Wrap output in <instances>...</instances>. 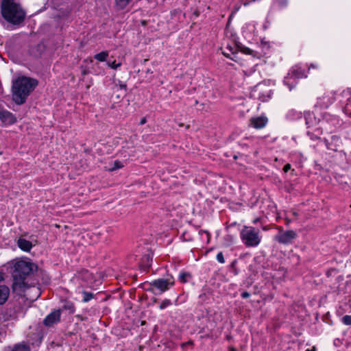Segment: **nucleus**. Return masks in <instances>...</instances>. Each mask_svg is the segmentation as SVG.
<instances>
[{
  "instance_id": "obj_1",
  "label": "nucleus",
  "mask_w": 351,
  "mask_h": 351,
  "mask_svg": "<svg viewBox=\"0 0 351 351\" xmlns=\"http://www.w3.org/2000/svg\"><path fill=\"white\" fill-rule=\"evenodd\" d=\"M37 84V80L30 77L22 76L16 79L12 85L13 101L19 105L24 104Z\"/></svg>"
},
{
  "instance_id": "obj_2",
  "label": "nucleus",
  "mask_w": 351,
  "mask_h": 351,
  "mask_svg": "<svg viewBox=\"0 0 351 351\" xmlns=\"http://www.w3.org/2000/svg\"><path fill=\"white\" fill-rule=\"evenodd\" d=\"M1 14L7 21L13 24L21 23L25 17V12L18 0H1Z\"/></svg>"
},
{
  "instance_id": "obj_3",
  "label": "nucleus",
  "mask_w": 351,
  "mask_h": 351,
  "mask_svg": "<svg viewBox=\"0 0 351 351\" xmlns=\"http://www.w3.org/2000/svg\"><path fill=\"white\" fill-rule=\"evenodd\" d=\"M240 237L242 243L247 247H257L262 239V236L259 229L247 226H244L241 230Z\"/></svg>"
},
{
  "instance_id": "obj_4",
  "label": "nucleus",
  "mask_w": 351,
  "mask_h": 351,
  "mask_svg": "<svg viewBox=\"0 0 351 351\" xmlns=\"http://www.w3.org/2000/svg\"><path fill=\"white\" fill-rule=\"evenodd\" d=\"M339 95V94H337L335 91H328L317 99L316 106L323 108H328L336 99L339 100L340 98L338 97Z\"/></svg>"
},
{
  "instance_id": "obj_5",
  "label": "nucleus",
  "mask_w": 351,
  "mask_h": 351,
  "mask_svg": "<svg viewBox=\"0 0 351 351\" xmlns=\"http://www.w3.org/2000/svg\"><path fill=\"white\" fill-rule=\"evenodd\" d=\"M297 237V233L293 230L284 231L280 230L279 232L275 236L274 239L278 243L284 245L291 243Z\"/></svg>"
},
{
  "instance_id": "obj_6",
  "label": "nucleus",
  "mask_w": 351,
  "mask_h": 351,
  "mask_svg": "<svg viewBox=\"0 0 351 351\" xmlns=\"http://www.w3.org/2000/svg\"><path fill=\"white\" fill-rule=\"evenodd\" d=\"M339 101L341 103L343 112L351 117V90L349 89L343 90L339 95Z\"/></svg>"
},
{
  "instance_id": "obj_7",
  "label": "nucleus",
  "mask_w": 351,
  "mask_h": 351,
  "mask_svg": "<svg viewBox=\"0 0 351 351\" xmlns=\"http://www.w3.org/2000/svg\"><path fill=\"white\" fill-rule=\"evenodd\" d=\"M35 267L34 264L25 261H18L14 265L15 271L20 276L29 275Z\"/></svg>"
},
{
  "instance_id": "obj_8",
  "label": "nucleus",
  "mask_w": 351,
  "mask_h": 351,
  "mask_svg": "<svg viewBox=\"0 0 351 351\" xmlns=\"http://www.w3.org/2000/svg\"><path fill=\"white\" fill-rule=\"evenodd\" d=\"M174 285L173 277L167 278H158L151 282V285L161 292H165L169 289Z\"/></svg>"
},
{
  "instance_id": "obj_9",
  "label": "nucleus",
  "mask_w": 351,
  "mask_h": 351,
  "mask_svg": "<svg viewBox=\"0 0 351 351\" xmlns=\"http://www.w3.org/2000/svg\"><path fill=\"white\" fill-rule=\"evenodd\" d=\"M61 309H53L43 320V324L47 327H51L60 321Z\"/></svg>"
},
{
  "instance_id": "obj_10",
  "label": "nucleus",
  "mask_w": 351,
  "mask_h": 351,
  "mask_svg": "<svg viewBox=\"0 0 351 351\" xmlns=\"http://www.w3.org/2000/svg\"><path fill=\"white\" fill-rule=\"evenodd\" d=\"M339 119L335 116L329 114H325L323 116L322 125L324 127L326 130L332 132V129L339 125Z\"/></svg>"
},
{
  "instance_id": "obj_11",
  "label": "nucleus",
  "mask_w": 351,
  "mask_h": 351,
  "mask_svg": "<svg viewBox=\"0 0 351 351\" xmlns=\"http://www.w3.org/2000/svg\"><path fill=\"white\" fill-rule=\"evenodd\" d=\"M25 311L22 308H8L3 314L5 320H16L20 316H24Z\"/></svg>"
},
{
  "instance_id": "obj_12",
  "label": "nucleus",
  "mask_w": 351,
  "mask_h": 351,
  "mask_svg": "<svg viewBox=\"0 0 351 351\" xmlns=\"http://www.w3.org/2000/svg\"><path fill=\"white\" fill-rule=\"evenodd\" d=\"M324 143L327 149L337 152L341 145V141L339 136H332L330 139H324Z\"/></svg>"
},
{
  "instance_id": "obj_13",
  "label": "nucleus",
  "mask_w": 351,
  "mask_h": 351,
  "mask_svg": "<svg viewBox=\"0 0 351 351\" xmlns=\"http://www.w3.org/2000/svg\"><path fill=\"white\" fill-rule=\"evenodd\" d=\"M0 120L6 125H10L16 122L15 116L8 110H0Z\"/></svg>"
},
{
  "instance_id": "obj_14",
  "label": "nucleus",
  "mask_w": 351,
  "mask_h": 351,
  "mask_svg": "<svg viewBox=\"0 0 351 351\" xmlns=\"http://www.w3.org/2000/svg\"><path fill=\"white\" fill-rule=\"evenodd\" d=\"M289 75H291L296 80L306 77L307 75L305 72V69L302 68L300 65L297 64L293 66L289 71Z\"/></svg>"
},
{
  "instance_id": "obj_15",
  "label": "nucleus",
  "mask_w": 351,
  "mask_h": 351,
  "mask_svg": "<svg viewBox=\"0 0 351 351\" xmlns=\"http://www.w3.org/2000/svg\"><path fill=\"white\" fill-rule=\"evenodd\" d=\"M26 289L27 287L23 280L16 278L14 279L12 289L14 292L17 293L18 294H22V293L25 292Z\"/></svg>"
},
{
  "instance_id": "obj_16",
  "label": "nucleus",
  "mask_w": 351,
  "mask_h": 351,
  "mask_svg": "<svg viewBox=\"0 0 351 351\" xmlns=\"http://www.w3.org/2000/svg\"><path fill=\"white\" fill-rule=\"evenodd\" d=\"M267 123V119L264 117H254L250 120V125L256 129H261L264 128Z\"/></svg>"
},
{
  "instance_id": "obj_17",
  "label": "nucleus",
  "mask_w": 351,
  "mask_h": 351,
  "mask_svg": "<svg viewBox=\"0 0 351 351\" xmlns=\"http://www.w3.org/2000/svg\"><path fill=\"white\" fill-rule=\"evenodd\" d=\"M19 247L24 252H29L33 247L32 243L25 239L20 238L17 241Z\"/></svg>"
},
{
  "instance_id": "obj_18",
  "label": "nucleus",
  "mask_w": 351,
  "mask_h": 351,
  "mask_svg": "<svg viewBox=\"0 0 351 351\" xmlns=\"http://www.w3.org/2000/svg\"><path fill=\"white\" fill-rule=\"evenodd\" d=\"M304 119L306 125L308 128L315 126L317 123L314 114L311 112H305Z\"/></svg>"
},
{
  "instance_id": "obj_19",
  "label": "nucleus",
  "mask_w": 351,
  "mask_h": 351,
  "mask_svg": "<svg viewBox=\"0 0 351 351\" xmlns=\"http://www.w3.org/2000/svg\"><path fill=\"white\" fill-rule=\"evenodd\" d=\"M284 84L288 86L289 90H291L297 85V80L291 75L287 74L284 79Z\"/></svg>"
},
{
  "instance_id": "obj_20",
  "label": "nucleus",
  "mask_w": 351,
  "mask_h": 351,
  "mask_svg": "<svg viewBox=\"0 0 351 351\" xmlns=\"http://www.w3.org/2000/svg\"><path fill=\"white\" fill-rule=\"evenodd\" d=\"M152 261V257L149 254H145L142 258L141 267L144 271H145L151 266Z\"/></svg>"
},
{
  "instance_id": "obj_21",
  "label": "nucleus",
  "mask_w": 351,
  "mask_h": 351,
  "mask_svg": "<svg viewBox=\"0 0 351 351\" xmlns=\"http://www.w3.org/2000/svg\"><path fill=\"white\" fill-rule=\"evenodd\" d=\"M5 351H29V347L24 343H19L13 348H8Z\"/></svg>"
},
{
  "instance_id": "obj_22",
  "label": "nucleus",
  "mask_w": 351,
  "mask_h": 351,
  "mask_svg": "<svg viewBox=\"0 0 351 351\" xmlns=\"http://www.w3.org/2000/svg\"><path fill=\"white\" fill-rule=\"evenodd\" d=\"M62 310L67 311L69 313H73L75 311V308L72 302L65 300L63 302L61 311Z\"/></svg>"
},
{
  "instance_id": "obj_23",
  "label": "nucleus",
  "mask_w": 351,
  "mask_h": 351,
  "mask_svg": "<svg viewBox=\"0 0 351 351\" xmlns=\"http://www.w3.org/2000/svg\"><path fill=\"white\" fill-rule=\"evenodd\" d=\"M108 57V51H101L99 53L95 54L94 56V58L99 62L106 61Z\"/></svg>"
},
{
  "instance_id": "obj_24",
  "label": "nucleus",
  "mask_w": 351,
  "mask_h": 351,
  "mask_svg": "<svg viewBox=\"0 0 351 351\" xmlns=\"http://www.w3.org/2000/svg\"><path fill=\"white\" fill-rule=\"evenodd\" d=\"M315 132H317V134H314L313 132H311V131L308 130L306 132V134L307 135L310 137V138L313 141H315V140H317V139H319V137H318V135L319 134H322V131L319 129V128H317L315 130Z\"/></svg>"
},
{
  "instance_id": "obj_25",
  "label": "nucleus",
  "mask_w": 351,
  "mask_h": 351,
  "mask_svg": "<svg viewBox=\"0 0 351 351\" xmlns=\"http://www.w3.org/2000/svg\"><path fill=\"white\" fill-rule=\"evenodd\" d=\"M130 0H116V4L119 9H124Z\"/></svg>"
},
{
  "instance_id": "obj_26",
  "label": "nucleus",
  "mask_w": 351,
  "mask_h": 351,
  "mask_svg": "<svg viewBox=\"0 0 351 351\" xmlns=\"http://www.w3.org/2000/svg\"><path fill=\"white\" fill-rule=\"evenodd\" d=\"M123 167V164L122 162L119 160H115L113 162L112 167L109 169V171H112L119 169H121Z\"/></svg>"
},
{
  "instance_id": "obj_27",
  "label": "nucleus",
  "mask_w": 351,
  "mask_h": 351,
  "mask_svg": "<svg viewBox=\"0 0 351 351\" xmlns=\"http://www.w3.org/2000/svg\"><path fill=\"white\" fill-rule=\"evenodd\" d=\"M82 294H83V299H82L83 302H88L91 299L93 298V294L90 292L83 291Z\"/></svg>"
},
{
  "instance_id": "obj_28",
  "label": "nucleus",
  "mask_w": 351,
  "mask_h": 351,
  "mask_svg": "<svg viewBox=\"0 0 351 351\" xmlns=\"http://www.w3.org/2000/svg\"><path fill=\"white\" fill-rule=\"evenodd\" d=\"M178 278L182 282H186L189 278H191V275L187 272H182L179 274Z\"/></svg>"
},
{
  "instance_id": "obj_29",
  "label": "nucleus",
  "mask_w": 351,
  "mask_h": 351,
  "mask_svg": "<svg viewBox=\"0 0 351 351\" xmlns=\"http://www.w3.org/2000/svg\"><path fill=\"white\" fill-rule=\"evenodd\" d=\"M171 304V301L169 299L164 300L160 304L159 308L163 310Z\"/></svg>"
},
{
  "instance_id": "obj_30",
  "label": "nucleus",
  "mask_w": 351,
  "mask_h": 351,
  "mask_svg": "<svg viewBox=\"0 0 351 351\" xmlns=\"http://www.w3.org/2000/svg\"><path fill=\"white\" fill-rule=\"evenodd\" d=\"M199 234L202 237V239L204 236H206V240L207 243L210 241V234L208 231L201 230L199 231Z\"/></svg>"
},
{
  "instance_id": "obj_31",
  "label": "nucleus",
  "mask_w": 351,
  "mask_h": 351,
  "mask_svg": "<svg viewBox=\"0 0 351 351\" xmlns=\"http://www.w3.org/2000/svg\"><path fill=\"white\" fill-rule=\"evenodd\" d=\"M107 64L109 67H110L113 69H117L118 67L121 66V62L117 63L116 61H112V62L108 61L107 62Z\"/></svg>"
},
{
  "instance_id": "obj_32",
  "label": "nucleus",
  "mask_w": 351,
  "mask_h": 351,
  "mask_svg": "<svg viewBox=\"0 0 351 351\" xmlns=\"http://www.w3.org/2000/svg\"><path fill=\"white\" fill-rule=\"evenodd\" d=\"M342 322L345 324V325H351V315H344L343 317H342Z\"/></svg>"
},
{
  "instance_id": "obj_33",
  "label": "nucleus",
  "mask_w": 351,
  "mask_h": 351,
  "mask_svg": "<svg viewBox=\"0 0 351 351\" xmlns=\"http://www.w3.org/2000/svg\"><path fill=\"white\" fill-rule=\"evenodd\" d=\"M216 258H217V261L219 262L220 263H225L224 257H223V253L221 252H219L217 254Z\"/></svg>"
},
{
  "instance_id": "obj_34",
  "label": "nucleus",
  "mask_w": 351,
  "mask_h": 351,
  "mask_svg": "<svg viewBox=\"0 0 351 351\" xmlns=\"http://www.w3.org/2000/svg\"><path fill=\"white\" fill-rule=\"evenodd\" d=\"M250 296V294L248 292H247V291H244V292H243V293H241V297H242L243 298H249Z\"/></svg>"
},
{
  "instance_id": "obj_35",
  "label": "nucleus",
  "mask_w": 351,
  "mask_h": 351,
  "mask_svg": "<svg viewBox=\"0 0 351 351\" xmlns=\"http://www.w3.org/2000/svg\"><path fill=\"white\" fill-rule=\"evenodd\" d=\"M291 169L290 164H287L285 165L283 170L285 173H287Z\"/></svg>"
},
{
  "instance_id": "obj_36",
  "label": "nucleus",
  "mask_w": 351,
  "mask_h": 351,
  "mask_svg": "<svg viewBox=\"0 0 351 351\" xmlns=\"http://www.w3.org/2000/svg\"><path fill=\"white\" fill-rule=\"evenodd\" d=\"M84 274L85 280H87L90 274L86 270L84 271Z\"/></svg>"
},
{
  "instance_id": "obj_37",
  "label": "nucleus",
  "mask_w": 351,
  "mask_h": 351,
  "mask_svg": "<svg viewBox=\"0 0 351 351\" xmlns=\"http://www.w3.org/2000/svg\"><path fill=\"white\" fill-rule=\"evenodd\" d=\"M311 68L313 69H317L318 68V65L317 64H311L309 66H308V70H310Z\"/></svg>"
},
{
  "instance_id": "obj_38",
  "label": "nucleus",
  "mask_w": 351,
  "mask_h": 351,
  "mask_svg": "<svg viewBox=\"0 0 351 351\" xmlns=\"http://www.w3.org/2000/svg\"><path fill=\"white\" fill-rule=\"evenodd\" d=\"M147 120H146V118L145 117H143L141 119V121H140V124L141 125H143L146 123Z\"/></svg>"
},
{
  "instance_id": "obj_39",
  "label": "nucleus",
  "mask_w": 351,
  "mask_h": 351,
  "mask_svg": "<svg viewBox=\"0 0 351 351\" xmlns=\"http://www.w3.org/2000/svg\"><path fill=\"white\" fill-rule=\"evenodd\" d=\"M276 1L280 5H285L286 3V0H276Z\"/></svg>"
},
{
  "instance_id": "obj_40",
  "label": "nucleus",
  "mask_w": 351,
  "mask_h": 351,
  "mask_svg": "<svg viewBox=\"0 0 351 351\" xmlns=\"http://www.w3.org/2000/svg\"><path fill=\"white\" fill-rule=\"evenodd\" d=\"M293 112H295L297 114V117H301V113L300 112H294L293 110L289 112V115H291V114L293 113Z\"/></svg>"
},
{
  "instance_id": "obj_41",
  "label": "nucleus",
  "mask_w": 351,
  "mask_h": 351,
  "mask_svg": "<svg viewBox=\"0 0 351 351\" xmlns=\"http://www.w3.org/2000/svg\"><path fill=\"white\" fill-rule=\"evenodd\" d=\"M223 54L226 57H227V58H230V59H232V60L233 59L232 58H231V57H230V54H229L228 53H226V52H225V51H223Z\"/></svg>"
},
{
  "instance_id": "obj_42",
  "label": "nucleus",
  "mask_w": 351,
  "mask_h": 351,
  "mask_svg": "<svg viewBox=\"0 0 351 351\" xmlns=\"http://www.w3.org/2000/svg\"><path fill=\"white\" fill-rule=\"evenodd\" d=\"M119 88H120V89H124V90H125V88H126V85H125V84H119Z\"/></svg>"
},
{
  "instance_id": "obj_43",
  "label": "nucleus",
  "mask_w": 351,
  "mask_h": 351,
  "mask_svg": "<svg viewBox=\"0 0 351 351\" xmlns=\"http://www.w3.org/2000/svg\"><path fill=\"white\" fill-rule=\"evenodd\" d=\"M258 221V219H256L253 221V223L254 224H256L257 223V221Z\"/></svg>"
},
{
  "instance_id": "obj_44",
  "label": "nucleus",
  "mask_w": 351,
  "mask_h": 351,
  "mask_svg": "<svg viewBox=\"0 0 351 351\" xmlns=\"http://www.w3.org/2000/svg\"><path fill=\"white\" fill-rule=\"evenodd\" d=\"M306 351H313V350H311L308 349V350H306Z\"/></svg>"
},
{
  "instance_id": "obj_45",
  "label": "nucleus",
  "mask_w": 351,
  "mask_h": 351,
  "mask_svg": "<svg viewBox=\"0 0 351 351\" xmlns=\"http://www.w3.org/2000/svg\"><path fill=\"white\" fill-rule=\"evenodd\" d=\"M232 351H235V350H234V349H232Z\"/></svg>"
}]
</instances>
